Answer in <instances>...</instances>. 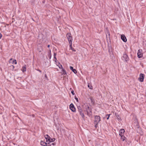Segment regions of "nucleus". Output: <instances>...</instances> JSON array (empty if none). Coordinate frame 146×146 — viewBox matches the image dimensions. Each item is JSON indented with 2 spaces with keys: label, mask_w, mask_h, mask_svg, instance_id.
<instances>
[{
  "label": "nucleus",
  "mask_w": 146,
  "mask_h": 146,
  "mask_svg": "<svg viewBox=\"0 0 146 146\" xmlns=\"http://www.w3.org/2000/svg\"><path fill=\"white\" fill-rule=\"evenodd\" d=\"M86 111L87 113V115L89 117H90L92 114L91 109L90 108L89 106H87V107H86Z\"/></svg>",
  "instance_id": "obj_1"
},
{
  "label": "nucleus",
  "mask_w": 146,
  "mask_h": 146,
  "mask_svg": "<svg viewBox=\"0 0 146 146\" xmlns=\"http://www.w3.org/2000/svg\"><path fill=\"white\" fill-rule=\"evenodd\" d=\"M71 34L70 33H68L67 34L66 36L69 41V43H72V36H71Z\"/></svg>",
  "instance_id": "obj_2"
},
{
  "label": "nucleus",
  "mask_w": 146,
  "mask_h": 146,
  "mask_svg": "<svg viewBox=\"0 0 146 146\" xmlns=\"http://www.w3.org/2000/svg\"><path fill=\"white\" fill-rule=\"evenodd\" d=\"M100 120V118L99 116L96 115L95 117L94 123L98 124Z\"/></svg>",
  "instance_id": "obj_3"
},
{
  "label": "nucleus",
  "mask_w": 146,
  "mask_h": 146,
  "mask_svg": "<svg viewBox=\"0 0 146 146\" xmlns=\"http://www.w3.org/2000/svg\"><path fill=\"white\" fill-rule=\"evenodd\" d=\"M123 60H125L126 62H127L129 60V58L127 54H123Z\"/></svg>",
  "instance_id": "obj_4"
},
{
  "label": "nucleus",
  "mask_w": 146,
  "mask_h": 146,
  "mask_svg": "<svg viewBox=\"0 0 146 146\" xmlns=\"http://www.w3.org/2000/svg\"><path fill=\"white\" fill-rule=\"evenodd\" d=\"M142 50H139L137 52L138 57L139 58H141L143 57V54L141 53Z\"/></svg>",
  "instance_id": "obj_5"
},
{
  "label": "nucleus",
  "mask_w": 146,
  "mask_h": 146,
  "mask_svg": "<svg viewBox=\"0 0 146 146\" xmlns=\"http://www.w3.org/2000/svg\"><path fill=\"white\" fill-rule=\"evenodd\" d=\"M144 75L142 73H141L139 75V80L141 82H143V79L144 77Z\"/></svg>",
  "instance_id": "obj_6"
},
{
  "label": "nucleus",
  "mask_w": 146,
  "mask_h": 146,
  "mask_svg": "<svg viewBox=\"0 0 146 146\" xmlns=\"http://www.w3.org/2000/svg\"><path fill=\"white\" fill-rule=\"evenodd\" d=\"M70 109L73 112H75L76 111L75 108H74V105L72 104H71L70 105Z\"/></svg>",
  "instance_id": "obj_7"
},
{
  "label": "nucleus",
  "mask_w": 146,
  "mask_h": 146,
  "mask_svg": "<svg viewBox=\"0 0 146 146\" xmlns=\"http://www.w3.org/2000/svg\"><path fill=\"white\" fill-rule=\"evenodd\" d=\"M45 137L46 139V142H49L50 140V137L48 135H45Z\"/></svg>",
  "instance_id": "obj_8"
},
{
  "label": "nucleus",
  "mask_w": 146,
  "mask_h": 146,
  "mask_svg": "<svg viewBox=\"0 0 146 146\" xmlns=\"http://www.w3.org/2000/svg\"><path fill=\"white\" fill-rule=\"evenodd\" d=\"M121 38L123 42H126L127 40L124 35H121Z\"/></svg>",
  "instance_id": "obj_9"
},
{
  "label": "nucleus",
  "mask_w": 146,
  "mask_h": 146,
  "mask_svg": "<svg viewBox=\"0 0 146 146\" xmlns=\"http://www.w3.org/2000/svg\"><path fill=\"white\" fill-rule=\"evenodd\" d=\"M125 132V130L123 129H121L119 131V135L120 136L124 135V133Z\"/></svg>",
  "instance_id": "obj_10"
},
{
  "label": "nucleus",
  "mask_w": 146,
  "mask_h": 146,
  "mask_svg": "<svg viewBox=\"0 0 146 146\" xmlns=\"http://www.w3.org/2000/svg\"><path fill=\"white\" fill-rule=\"evenodd\" d=\"M70 69L72 70L74 73L76 74L77 73V72L76 70L75 69H74L72 67L70 66Z\"/></svg>",
  "instance_id": "obj_11"
},
{
  "label": "nucleus",
  "mask_w": 146,
  "mask_h": 146,
  "mask_svg": "<svg viewBox=\"0 0 146 146\" xmlns=\"http://www.w3.org/2000/svg\"><path fill=\"white\" fill-rule=\"evenodd\" d=\"M26 65L23 66L21 70L23 72H24L26 71Z\"/></svg>",
  "instance_id": "obj_12"
},
{
  "label": "nucleus",
  "mask_w": 146,
  "mask_h": 146,
  "mask_svg": "<svg viewBox=\"0 0 146 146\" xmlns=\"http://www.w3.org/2000/svg\"><path fill=\"white\" fill-rule=\"evenodd\" d=\"M115 115L116 117H117V119H118V120L119 121H121V118H120V117L119 115L117 113H115Z\"/></svg>",
  "instance_id": "obj_13"
},
{
  "label": "nucleus",
  "mask_w": 146,
  "mask_h": 146,
  "mask_svg": "<svg viewBox=\"0 0 146 146\" xmlns=\"http://www.w3.org/2000/svg\"><path fill=\"white\" fill-rule=\"evenodd\" d=\"M40 144L42 146H46V143L43 141H41L40 142Z\"/></svg>",
  "instance_id": "obj_14"
},
{
  "label": "nucleus",
  "mask_w": 146,
  "mask_h": 146,
  "mask_svg": "<svg viewBox=\"0 0 146 146\" xmlns=\"http://www.w3.org/2000/svg\"><path fill=\"white\" fill-rule=\"evenodd\" d=\"M38 50L39 52H41L43 50V48L42 46H40L38 48Z\"/></svg>",
  "instance_id": "obj_15"
},
{
  "label": "nucleus",
  "mask_w": 146,
  "mask_h": 146,
  "mask_svg": "<svg viewBox=\"0 0 146 146\" xmlns=\"http://www.w3.org/2000/svg\"><path fill=\"white\" fill-rule=\"evenodd\" d=\"M79 112L81 116L82 117V118H83V119H84L85 116H84V113L83 112V111H80Z\"/></svg>",
  "instance_id": "obj_16"
},
{
  "label": "nucleus",
  "mask_w": 146,
  "mask_h": 146,
  "mask_svg": "<svg viewBox=\"0 0 146 146\" xmlns=\"http://www.w3.org/2000/svg\"><path fill=\"white\" fill-rule=\"evenodd\" d=\"M121 137V139L123 141L125 140V139L126 138V137H125L124 135H123L121 136H120Z\"/></svg>",
  "instance_id": "obj_17"
},
{
  "label": "nucleus",
  "mask_w": 146,
  "mask_h": 146,
  "mask_svg": "<svg viewBox=\"0 0 146 146\" xmlns=\"http://www.w3.org/2000/svg\"><path fill=\"white\" fill-rule=\"evenodd\" d=\"M70 44V47L72 50L74 51H76V50L74 49V48L72 47V43L69 44Z\"/></svg>",
  "instance_id": "obj_18"
},
{
  "label": "nucleus",
  "mask_w": 146,
  "mask_h": 146,
  "mask_svg": "<svg viewBox=\"0 0 146 146\" xmlns=\"http://www.w3.org/2000/svg\"><path fill=\"white\" fill-rule=\"evenodd\" d=\"M77 108L78 110V111L79 112L81 111H82V108L80 106H78L77 107Z\"/></svg>",
  "instance_id": "obj_19"
},
{
  "label": "nucleus",
  "mask_w": 146,
  "mask_h": 146,
  "mask_svg": "<svg viewBox=\"0 0 146 146\" xmlns=\"http://www.w3.org/2000/svg\"><path fill=\"white\" fill-rule=\"evenodd\" d=\"M90 100L92 104H94L95 102L94 99L93 98L91 97Z\"/></svg>",
  "instance_id": "obj_20"
},
{
  "label": "nucleus",
  "mask_w": 146,
  "mask_h": 146,
  "mask_svg": "<svg viewBox=\"0 0 146 146\" xmlns=\"http://www.w3.org/2000/svg\"><path fill=\"white\" fill-rule=\"evenodd\" d=\"M62 71L63 72L62 74H66V71H65L64 69L62 68Z\"/></svg>",
  "instance_id": "obj_21"
},
{
  "label": "nucleus",
  "mask_w": 146,
  "mask_h": 146,
  "mask_svg": "<svg viewBox=\"0 0 146 146\" xmlns=\"http://www.w3.org/2000/svg\"><path fill=\"white\" fill-rule=\"evenodd\" d=\"M88 87L90 89H92V86L91 85H90L89 84L88 85Z\"/></svg>",
  "instance_id": "obj_22"
},
{
  "label": "nucleus",
  "mask_w": 146,
  "mask_h": 146,
  "mask_svg": "<svg viewBox=\"0 0 146 146\" xmlns=\"http://www.w3.org/2000/svg\"><path fill=\"white\" fill-rule=\"evenodd\" d=\"M55 140V138H53V139H51L50 138V141L49 142H53Z\"/></svg>",
  "instance_id": "obj_23"
},
{
  "label": "nucleus",
  "mask_w": 146,
  "mask_h": 146,
  "mask_svg": "<svg viewBox=\"0 0 146 146\" xmlns=\"http://www.w3.org/2000/svg\"><path fill=\"white\" fill-rule=\"evenodd\" d=\"M110 115V114H107L106 115V117L107 118V119H108Z\"/></svg>",
  "instance_id": "obj_24"
},
{
  "label": "nucleus",
  "mask_w": 146,
  "mask_h": 146,
  "mask_svg": "<svg viewBox=\"0 0 146 146\" xmlns=\"http://www.w3.org/2000/svg\"><path fill=\"white\" fill-rule=\"evenodd\" d=\"M56 53H54V59H55V62H56V60L57 61V60L56 59Z\"/></svg>",
  "instance_id": "obj_25"
},
{
  "label": "nucleus",
  "mask_w": 146,
  "mask_h": 146,
  "mask_svg": "<svg viewBox=\"0 0 146 146\" xmlns=\"http://www.w3.org/2000/svg\"><path fill=\"white\" fill-rule=\"evenodd\" d=\"M13 63H15V64H17V61L16 60H13Z\"/></svg>",
  "instance_id": "obj_26"
},
{
  "label": "nucleus",
  "mask_w": 146,
  "mask_h": 146,
  "mask_svg": "<svg viewBox=\"0 0 146 146\" xmlns=\"http://www.w3.org/2000/svg\"><path fill=\"white\" fill-rule=\"evenodd\" d=\"M59 68H61L62 69V68H62V66L61 65H59Z\"/></svg>",
  "instance_id": "obj_27"
},
{
  "label": "nucleus",
  "mask_w": 146,
  "mask_h": 146,
  "mask_svg": "<svg viewBox=\"0 0 146 146\" xmlns=\"http://www.w3.org/2000/svg\"><path fill=\"white\" fill-rule=\"evenodd\" d=\"M49 58L50 59L51 58V51L50 50V55L49 56Z\"/></svg>",
  "instance_id": "obj_28"
},
{
  "label": "nucleus",
  "mask_w": 146,
  "mask_h": 146,
  "mask_svg": "<svg viewBox=\"0 0 146 146\" xmlns=\"http://www.w3.org/2000/svg\"><path fill=\"white\" fill-rule=\"evenodd\" d=\"M46 146H51V145H50V144L48 143H46Z\"/></svg>",
  "instance_id": "obj_29"
},
{
  "label": "nucleus",
  "mask_w": 146,
  "mask_h": 146,
  "mask_svg": "<svg viewBox=\"0 0 146 146\" xmlns=\"http://www.w3.org/2000/svg\"><path fill=\"white\" fill-rule=\"evenodd\" d=\"M71 92L73 95H74V91L73 90L71 91Z\"/></svg>",
  "instance_id": "obj_30"
},
{
  "label": "nucleus",
  "mask_w": 146,
  "mask_h": 146,
  "mask_svg": "<svg viewBox=\"0 0 146 146\" xmlns=\"http://www.w3.org/2000/svg\"><path fill=\"white\" fill-rule=\"evenodd\" d=\"M75 99L76 100V101L78 102V98L76 97H75Z\"/></svg>",
  "instance_id": "obj_31"
},
{
  "label": "nucleus",
  "mask_w": 146,
  "mask_h": 146,
  "mask_svg": "<svg viewBox=\"0 0 146 146\" xmlns=\"http://www.w3.org/2000/svg\"><path fill=\"white\" fill-rule=\"evenodd\" d=\"M95 125V127L96 128L97 127V125H98V124H96V123H94Z\"/></svg>",
  "instance_id": "obj_32"
},
{
  "label": "nucleus",
  "mask_w": 146,
  "mask_h": 146,
  "mask_svg": "<svg viewBox=\"0 0 146 146\" xmlns=\"http://www.w3.org/2000/svg\"><path fill=\"white\" fill-rule=\"evenodd\" d=\"M37 70L39 72H42L41 71V70H40L39 69H37Z\"/></svg>",
  "instance_id": "obj_33"
},
{
  "label": "nucleus",
  "mask_w": 146,
  "mask_h": 146,
  "mask_svg": "<svg viewBox=\"0 0 146 146\" xmlns=\"http://www.w3.org/2000/svg\"><path fill=\"white\" fill-rule=\"evenodd\" d=\"M107 34L108 35L110 36V33L109 31H107Z\"/></svg>",
  "instance_id": "obj_34"
},
{
  "label": "nucleus",
  "mask_w": 146,
  "mask_h": 146,
  "mask_svg": "<svg viewBox=\"0 0 146 146\" xmlns=\"http://www.w3.org/2000/svg\"><path fill=\"white\" fill-rule=\"evenodd\" d=\"M2 36V35L1 33H0V39L1 38Z\"/></svg>",
  "instance_id": "obj_35"
},
{
  "label": "nucleus",
  "mask_w": 146,
  "mask_h": 146,
  "mask_svg": "<svg viewBox=\"0 0 146 146\" xmlns=\"http://www.w3.org/2000/svg\"><path fill=\"white\" fill-rule=\"evenodd\" d=\"M52 144L53 145H54L55 144V143H52Z\"/></svg>",
  "instance_id": "obj_36"
},
{
  "label": "nucleus",
  "mask_w": 146,
  "mask_h": 146,
  "mask_svg": "<svg viewBox=\"0 0 146 146\" xmlns=\"http://www.w3.org/2000/svg\"><path fill=\"white\" fill-rule=\"evenodd\" d=\"M45 77L46 78H47V75L46 74H45Z\"/></svg>",
  "instance_id": "obj_37"
},
{
  "label": "nucleus",
  "mask_w": 146,
  "mask_h": 146,
  "mask_svg": "<svg viewBox=\"0 0 146 146\" xmlns=\"http://www.w3.org/2000/svg\"><path fill=\"white\" fill-rule=\"evenodd\" d=\"M50 46L49 45H48V48H49L50 47Z\"/></svg>",
  "instance_id": "obj_38"
},
{
  "label": "nucleus",
  "mask_w": 146,
  "mask_h": 146,
  "mask_svg": "<svg viewBox=\"0 0 146 146\" xmlns=\"http://www.w3.org/2000/svg\"><path fill=\"white\" fill-rule=\"evenodd\" d=\"M32 116L34 117L35 116V115L34 114L32 115Z\"/></svg>",
  "instance_id": "obj_39"
},
{
  "label": "nucleus",
  "mask_w": 146,
  "mask_h": 146,
  "mask_svg": "<svg viewBox=\"0 0 146 146\" xmlns=\"http://www.w3.org/2000/svg\"><path fill=\"white\" fill-rule=\"evenodd\" d=\"M12 60V58H11L10 59V60Z\"/></svg>",
  "instance_id": "obj_40"
}]
</instances>
